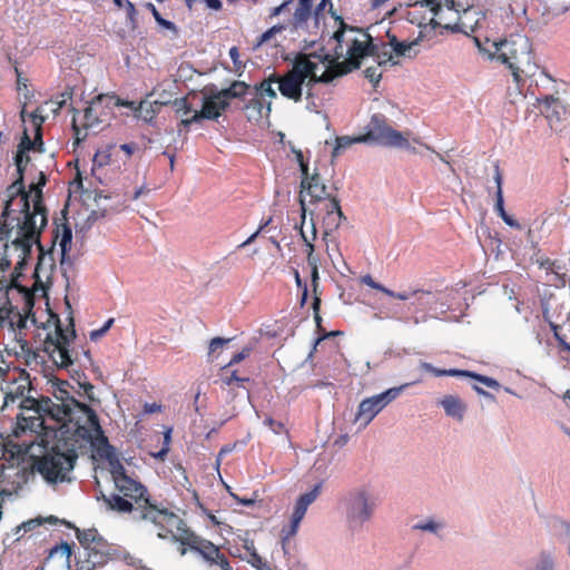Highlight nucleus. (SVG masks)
<instances>
[{
  "instance_id": "obj_22",
  "label": "nucleus",
  "mask_w": 570,
  "mask_h": 570,
  "mask_svg": "<svg viewBox=\"0 0 570 570\" xmlns=\"http://www.w3.org/2000/svg\"><path fill=\"white\" fill-rule=\"evenodd\" d=\"M317 210L318 216L323 215V239L328 240L331 233L338 228L344 215L337 199H327L323 205L318 206Z\"/></svg>"
},
{
  "instance_id": "obj_59",
  "label": "nucleus",
  "mask_w": 570,
  "mask_h": 570,
  "mask_svg": "<svg viewBox=\"0 0 570 570\" xmlns=\"http://www.w3.org/2000/svg\"><path fill=\"white\" fill-rule=\"evenodd\" d=\"M77 121H78L77 120V111H75V115H73V118H72V129L75 131L77 141H80V140H83L86 138L87 134L86 132L82 134V130L78 126Z\"/></svg>"
},
{
  "instance_id": "obj_30",
  "label": "nucleus",
  "mask_w": 570,
  "mask_h": 570,
  "mask_svg": "<svg viewBox=\"0 0 570 570\" xmlns=\"http://www.w3.org/2000/svg\"><path fill=\"white\" fill-rule=\"evenodd\" d=\"M167 100H144L139 104L138 107L135 105L130 107L131 109H135L136 117L142 119L144 121L148 122L150 121L155 115L159 111L160 106L167 105Z\"/></svg>"
},
{
  "instance_id": "obj_10",
  "label": "nucleus",
  "mask_w": 570,
  "mask_h": 570,
  "mask_svg": "<svg viewBox=\"0 0 570 570\" xmlns=\"http://www.w3.org/2000/svg\"><path fill=\"white\" fill-rule=\"evenodd\" d=\"M411 131H397L393 129L382 115L372 116L368 125L367 132L358 136V141H373L381 146L405 149L415 153V148L411 146L410 138Z\"/></svg>"
},
{
  "instance_id": "obj_14",
  "label": "nucleus",
  "mask_w": 570,
  "mask_h": 570,
  "mask_svg": "<svg viewBox=\"0 0 570 570\" xmlns=\"http://www.w3.org/2000/svg\"><path fill=\"white\" fill-rule=\"evenodd\" d=\"M112 106L132 107L134 101H125L108 94L98 95L85 109L83 129H96L100 124L106 121L112 112Z\"/></svg>"
},
{
  "instance_id": "obj_19",
  "label": "nucleus",
  "mask_w": 570,
  "mask_h": 570,
  "mask_svg": "<svg viewBox=\"0 0 570 570\" xmlns=\"http://www.w3.org/2000/svg\"><path fill=\"white\" fill-rule=\"evenodd\" d=\"M229 106L225 97L222 96L220 90L204 96L203 107L199 111H194L190 118L183 119L180 125L185 128L194 122H199L203 119H216Z\"/></svg>"
},
{
  "instance_id": "obj_44",
  "label": "nucleus",
  "mask_w": 570,
  "mask_h": 570,
  "mask_svg": "<svg viewBox=\"0 0 570 570\" xmlns=\"http://www.w3.org/2000/svg\"><path fill=\"white\" fill-rule=\"evenodd\" d=\"M148 8L150 9L155 20L159 26L171 30L174 33H177L176 26L171 21L164 19L153 3H148Z\"/></svg>"
},
{
  "instance_id": "obj_18",
  "label": "nucleus",
  "mask_w": 570,
  "mask_h": 570,
  "mask_svg": "<svg viewBox=\"0 0 570 570\" xmlns=\"http://www.w3.org/2000/svg\"><path fill=\"white\" fill-rule=\"evenodd\" d=\"M423 9V1L415 0L406 13V19L420 28L419 35L415 38L419 45L423 41L432 40L435 37V30L440 28L441 24V22L436 21L434 17H431L428 11L424 14H421Z\"/></svg>"
},
{
  "instance_id": "obj_11",
  "label": "nucleus",
  "mask_w": 570,
  "mask_h": 570,
  "mask_svg": "<svg viewBox=\"0 0 570 570\" xmlns=\"http://www.w3.org/2000/svg\"><path fill=\"white\" fill-rule=\"evenodd\" d=\"M0 389L3 392L2 410L17 404L19 406L27 397H35L30 376L26 371H8L0 367Z\"/></svg>"
},
{
  "instance_id": "obj_21",
  "label": "nucleus",
  "mask_w": 570,
  "mask_h": 570,
  "mask_svg": "<svg viewBox=\"0 0 570 570\" xmlns=\"http://www.w3.org/2000/svg\"><path fill=\"white\" fill-rule=\"evenodd\" d=\"M312 3L313 0H289V7L294 9L291 20L294 30L317 35L313 28Z\"/></svg>"
},
{
  "instance_id": "obj_6",
  "label": "nucleus",
  "mask_w": 570,
  "mask_h": 570,
  "mask_svg": "<svg viewBox=\"0 0 570 570\" xmlns=\"http://www.w3.org/2000/svg\"><path fill=\"white\" fill-rule=\"evenodd\" d=\"M473 41L479 52L487 59L507 66L517 82L522 77H533L539 69L533 58L531 41L525 35L511 33L507 38L492 41L489 37H485L484 41L474 37Z\"/></svg>"
},
{
  "instance_id": "obj_55",
  "label": "nucleus",
  "mask_w": 570,
  "mask_h": 570,
  "mask_svg": "<svg viewBox=\"0 0 570 570\" xmlns=\"http://www.w3.org/2000/svg\"><path fill=\"white\" fill-rule=\"evenodd\" d=\"M245 548L247 549V551L249 552L250 554V559H249V562L256 567V568H261V566L263 564V560L262 558L256 553V551L254 550V547H253V542L250 544H248L246 542L245 544Z\"/></svg>"
},
{
  "instance_id": "obj_56",
  "label": "nucleus",
  "mask_w": 570,
  "mask_h": 570,
  "mask_svg": "<svg viewBox=\"0 0 570 570\" xmlns=\"http://www.w3.org/2000/svg\"><path fill=\"white\" fill-rule=\"evenodd\" d=\"M435 375L436 376H443V375H448V376H469L470 372L469 371H462V370H441V371H435Z\"/></svg>"
},
{
  "instance_id": "obj_38",
  "label": "nucleus",
  "mask_w": 570,
  "mask_h": 570,
  "mask_svg": "<svg viewBox=\"0 0 570 570\" xmlns=\"http://www.w3.org/2000/svg\"><path fill=\"white\" fill-rule=\"evenodd\" d=\"M286 27L285 26H274L272 27L271 29H268L267 31H265L258 39L257 41V45L256 46H262L263 43H267V42H272L274 41V43L276 45L277 43V39H276V36L278 33H281L283 30H285Z\"/></svg>"
},
{
  "instance_id": "obj_26",
  "label": "nucleus",
  "mask_w": 570,
  "mask_h": 570,
  "mask_svg": "<svg viewBox=\"0 0 570 570\" xmlns=\"http://www.w3.org/2000/svg\"><path fill=\"white\" fill-rule=\"evenodd\" d=\"M445 414L456 421H462L466 411V404L456 395H444L439 402Z\"/></svg>"
},
{
  "instance_id": "obj_20",
  "label": "nucleus",
  "mask_w": 570,
  "mask_h": 570,
  "mask_svg": "<svg viewBox=\"0 0 570 570\" xmlns=\"http://www.w3.org/2000/svg\"><path fill=\"white\" fill-rule=\"evenodd\" d=\"M424 8L428 9V13L431 17H434L436 21H440V28H444L448 30H452L454 28V24L452 22L456 23L459 22L460 17V8L455 4L453 0H445V2L442 4L440 2H436V0H422Z\"/></svg>"
},
{
  "instance_id": "obj_52",
  "label": "nucleus",
  "mask_w": 570,
  "mask_h": 570,
  "mask_svg": "<svg viewBox=\"0 0 570 570\" xmlns=\"http://www.w3.org/2000/svg\"><path fill=\"white\" fill-rule=\"evenodd\" d=\"M365 77L376 86L381 80L382 73L379 71V67H368L365 70Z\"/></svg>"
},
{
  "instance_id": "obj_43",
  "label": "nucleus",
  "mask_w": 570,
  "mask_h": 570,
  "mask_svg": "<svg viewBox=\"0 0 570 570\" xmlns=\"http://www.w3.org/2000/svg\"><path fill=\"white\" fill-rule=\"evenodd\" d=\"M71 240H72L71 230L69 228L65 227L63 230H62V235H61L60 242H59V246H60V249H61V256H62L61 263L65 262V255H66L67 250L71 246Z\"/></svg>"
},
{
  "instance_id": "obj_64",
  "label": "nucleus",
  "mask_w": 570,
  "mask_h": 570,
  "mask_svg": "<svg viewBox=\"0 0 570 570\" xmlns=\"http://www.w3.org/2000/svg\"><path fill=\"white\" fill-rule=\"evenodd\" d=\"M120 149L129 157L137 149L136 144H124L120 146Z\"/></svg>"
},
{
  "instance_id": "obj_16",
  "label": "nucleus",
  "mask_w": 570,
  "mask_h": 570,
  "mask_svg": "<svg viewBox=\"0 0 570 570\" xmlns=\"http://www.w3.org/2000/svg\"><path fill=\"white\" fill-rule=\"evenodd\" d=\"M407 384H404L399 387H392L386 390L383 393L373 395L371 397H367L363 400L357 409L356 415H355V422L360 423V428L364 429L366 428L373 419L393 400H395L401 391L406 387Z\"/></svg>"
},
{
  "instance_id": "obj_32",
  "label": "nucleus",
  "mask_w": 570,
  "mask_h": 570,
  "mask_svg": "<svg viewBox=\"0 0 570 570\" xmlns=\"http://www.w3.org/2000/svg\"><path fill=\"white\" fill-rule=\"evenodd\" d=\"M495 183L498 186L495 210L498 212V214L500 215V217L503 219V222L507 225H509L510 227L520 229L521 225L512 216L508 215V212L504 210L502 188H501V176L498 170L495 174Z\"/></svg>"
},
{
  "instance_id": "obj_29",
  "label": "nucleus",
  "mask_w": 570,
  "mask_h": 570,
  "mask_svg": "<svg viewBox=\"0 0 570 570\" xmlns=\"http://www.w3.org/2000/svg\"><path fill=\"white\" fill-rule=\"evenodd\" d=\"M389 46L393 51L395 58L407 57L412 58L416 55L414 48L419 45L415 39L411 41H400L395 35L387 32Z\"/></svg>"
},
{
  "instance_id": "obj_27",
  "label": "nucleus",
  "mask_w": 570,
  "mask_h": 570,
  "mask_svg": "<svg viewBox=\"0 0 570 570\" xmlns=\"http://www.w3.org/2000/svg\"><path fill=\"white\" fill-rule=\"evenodd\" d=\"M301 235L306 244L308 250H307V263L311 266V268L318 267L320 259L317 256L314 255V245L313 242L316 239V227H315V220L309 218L307 226L301 225Z\"/></svg>"
},
{
  "instance_id": "obj_23",
  "label": "nucleus",
  "mask_w": 570,
  "mask_h": 570,
  "mask_svg": "<svg viewBox=\"0 0 570 570\" xmlns=\"http://www.w3.org/2000/svg\"><path fill=\"white\" fill-rule=\"evenodd\" d=\"M185 544L188 546L190 550L199 552L206 560L219 566L222 570H232L228 561L212 542L203 540L191 533Z\"/></svg>"
},
{
  "instance_id": "obj_36",
  "label": "nucleus",
  "mask_w": 570,
  "mask_h": 570,
  "mask_svg": "<svg viewBox=\"0 0 570 570\" xmlns=\"http://www.w3.org/2000/svg\"><path fill=\"white\" fill-rule=\"evenodd\" d=\"M363 32L365 33L364 30H363ZM366 35L370 37V39H372V37L367 32H366ZM370 41H372V40H370ZM374 49H375V47H374L373 42H370L368 52L364 56V58L370 55H375ZM362 59H363V57L360 59V62L362 61ZM395 59L396 58L392 50L391 51L383 50L382 52L376 53V62L379 66H383L389 62H391L392 65H396L397 61Z\"/></svg>"
},
{
  "instance_id": "obj_8",
  "label": "nucleus",
  "mask_w": 570,
  "mask_h": 570,
  "mask_svg": "<svg viewBox=\"0 0 570 570\" xmlns=\"http://www.w3.org/2000/svg\"><path fill=\"white\" fill-rule=\"evenodd\" d=\"M62 100L60 101H47L45 105L37 108L32 114H30V118L35 125V140L32 141L24 129L21 141L18 146V151L14 157V164L17 167V171L19 177L10 185V191L17 194L21 191L23 184V171L26 166L30 161V157L27 155L29 151H38L43 153V141L41 139V125L47 119L48 114L51 112L57 115L62 106L66 104L67 99L70 98L69 92H63Z\"/></svg>"
},
{
  "instance_id": "obj_53",
  "label": "nucleus",
  "mask_w": 570,
  "mask_h": 570,
  "mask_svg": "<svg viewBox=\"0 0 570 570\" xmlns=\"http://www.w3.org/2000/svg\"><path fill=\"white\" fill-rule=\"evenodd\" d=\"M10 266L8 257H3V249L0 246V288L7 283V279L2 276L6 269Z\"/></svg>"
},
{
  "instance_id": "obj_3",
  "label": "nucleus",
  "mask_w": 570,
  "mask_h": 570,
  "mask_svg": "<svg viewBox=\"0 0 570 570\" xmlns=\"http://www.w3.org/2000/svg\"><path fill=\"white\" fill-rule=\"evenodd\" d=\"M46 184V177L40 173V181L32 184L30 190L26 193L23 187L21 191L14 194L7 189L8 199L4 204L2 217L7 218L12 212L19 210L17 236L10 245L3 244V257L11 262L13 255L17 256L18 265L26 262L32 247L36 245L39 249L38 263L35 275L36 283H42L48 279L53 267V259L49 253H45L40 245V233L47 225L46 208L42 204V186Z\"/></svg>"
},
{
  "instance_id": "obj_41",
  "label": "nucleus",
  "mask_w": 570,
  "mask_h": 570,
  "mask_svg": "<svg viewBox=\"0 0 570 570\" xmlns=\"http://www.w3.org/2000/svg\"><path fill=\"white\" fill-rule=\"evenodd\" d=\"M173 105L175 108V112L177 114V116L181 117V120L188 118L187 116L189 114L194 115L195 110L191 108V106L187 102L185 98L175 99Z\"/></svg>"
},
{
  "instance_id": "obj_34",
  "label": "nucleus",
  "mask_w": 570,
  "mask_h": 570,
  "mask_svg": "<svg viewBox=\"0 0 570 570\" xmlns=\"http://www.w3.org/2000/svg\"><path fill=\"white\" fill-rule=\"evenodd\" d=\"M77 539L86 549H96L100 544L101 538L95 529L77 531Z\"/></svg>"
},
{
  "instance_id": "obj_63",
  "label": "nucleus",
  "mask_w": 570,
  "mask_h": 570,
  "mask_svg": "<svg viewBox=\"0 0 570 570\" xmlns=\"http://www.w3.org/2000/svg\"><path fill=\"white\" fill-rule=\"evenodd\" d=\"M206 6L212 9V10H215V11H218L222 9V1L220 0H203Z\"/></svg>"
},
{
  "instance_id": "obj_62",
  "label": "nucleus",
  "mask_w": 570,
  "mask_h": 570,
  "mask_svg": "<svg viewBox=\"0 0 570 570\" xmlns=\"http://www.w3.org/2000/svg\"><path fill=\"white\" fill-rule=\"evenodd\" d=\"M287 8H289V0L284 1L281 6L276 7L272 11V16L276 17L283 13Z\"/></svg>"
},
{
  "instance_id": "obj_24",
  "label": "nucleus",
  "mask_w": 570,
  "mask_h": 570,
  "mask_svg": "<svg viewBox=\"0 0 570 570\" xmlns=\"http://www.w3.org/2000/svg\"><path fill=\"white\" fill-rule=\"evenodd\" d=\"M271 110V101H263L255 95H253L244 107L245 116L250 122H259L267 119Z\"/></svg>"
},
{
  "instance_id": "obj_61",
  "label": "nucleus",
  "mask_w": 570,
  "mask_h": 570,
  "mask_svg": "<svg viewBox=\"0 0 570 570\" xmlns=\"http://www.w3.org/2000/svg\"><path fill=\"white\" fill-rule=\"evenodd\" d=\"M541 267H544L547 269H551L556 274H558L560 266L556 262H551L550 259H546L540 263Z\"/></svg>"
},
{
  "instance_id": "obj_12",
  "label": "nucleus",
  "mask_w": 570,
  "mask_h": 570,
  "mask_svg": "<svg viewBox=\"0 0 570 570\" xmlns=\"http://www.w3.org/2000/svg\"><path fill=\"white\" fill-rule=\"evenodd\" d=\"M140 519L149 521L158 528L157 535L159 538H167V534H170L175 541L185 544L191 535V532L178 515L165 509H158L153 504L147 507Z\"/></svg>"
},
{
  "instance_id": "obj_5",
  "label": "nucleus",
  "mask_w": 570,
  "mask_h": 570,
  "mask_svg": "<svg viewBox=\"0 0 570 570\" xmlns=\"http://www.w3.org/2000/svg\"><path fill=\"white\" fill-rule=\"evenodd\" d=\"M70 436L72 439L65 440L62 436L55 433L53 438L57 440L56 444L41 455L35 453L33 442H31L30 446L27 449L33 458V470L51 487L70 483L73 480L72 473L79 454L91 451L92 455L97 456L96 444L82 445L80 442H76L78 434L73 432L70 433Z\"/></svg>"
},
{
  "instance_id": "obj_4",
  "label": "nucleus",
  "mask_w": 570,
  "mask_h": 570,
  "mask_svg": "<svg viewBox=\"0 0 570 570\" xmlns=\"http://www.w3.org/2000/svg\"><path fill=\"white\" fill-rule=\"evenodd\" d=\"M88 444H96L97 456L108 461L115 488L121 494L104 495L108 508L118 512H132L135 518L140 519L147 507L150 505L148 498H146V489L140 482L127 474L114 449L108 444L99 424L97 431L91 433Z\"/></svg>"
},
{
  "instance_id": "obj_39",
  "label": "nucleus",
  "mask_w": 570,
  "mask_h": 570,
  "mask_svg": "<svg viewBox=\"0 0 570 570\" xmlns=\"http://www.w3.org/2000/svg\"><path fill=\"white\" fill-rule=\"evenodd\" d=\"M118 8H124L127 13V18L132 28L136 27V14L137 11L132 2L128 0H112Z\"/></svg>"
},
{
  "instance_id": "obj_54",
  "label": "nucleus",
  "mask_w": 570,
  "mask_h": 570,
  "mask_svg": "<svg viewBox=\"0 0 570 570\" xmlns=\"http://www.w3.org/2000/svg\"><path fill=\"white\" fill-rule=\"evenodd\" d=\"M230 340L229 338H222V337H215L209 343V351L208 354L212 355L218 350H220L225 344H227Z\"/></svg>"
},
{
  "instance_id": "obj_46",
  "label": "nucleus",
  "mask_w": 570,
  "mask_h": 570,
  "mask_svg": "<svg viewBox=\"0 0 570 570\" xmlns=\"http://www.w3.org/2000/svg\"><path fill=\"white\" fill-rule=\"evenodd\" d=\"M357 139H358V136L355 138H351L348 136L338 137L336 139V147L333 150V157H336L341 149L348 148L354 142H360Z\"/></svg>"
},
{
  "instance_id": "obj_35",
  "label": "nucleus",
  "mask_w": 570,
  "mask_h": 570,
  "mask_svg": "<svg viewBox=\"0 0 570 570\" xmlns=\"http://www.w3.org/2000/svg\"><path fill=\"white\" fill-rule=\"evenodd\" d=\"M249 89V86L244 81H234L228 88L222 89V96L229 102L232 98L244 97Z\"/></svg>"
},
{
  "instance_id": "obj_42",
  "label": "nucleus",
  "mask_w": 570,
  "mask_h": 570,
  "mask_svg": "<svg viewBox=\"0 0 570 570\" xmlns=\"http://www.w3.org/2000/svg\"><path fill=\"white\" fill-rule=\"evenodd\" d=\"M40 524H41V521L38 520V519L28 520V521L21 523L20 525H18L14 529V533L13 534L17 537V539H20L23 535V533H27V532H30V531L35 530Z\"/></svg>"
},
{
  "instance_id": "obj_57",
  "label": "nucleus",
  "mask_w": 570,
  "mask_h": 570,
  "mask_svg": "<svg viewBox=\"0 0 570 570\" xmlns=\"http://www.w3.org/2000/svg\"><path fill=\"white\" fill-rule=\"evenodd\" d=\"M250 351H252L250 347H244L242 352H239L233 356V358L228 363V366L242 362L244 358H246L250 354Z\"/></svg>"
},
{
  "instance_id": "obj_47",
  "label": "nucleus",
  "mask_w": 570,
  "mask_h": 570,
  "mask_svg": "<svg viewBox=\"0 0 570 570\" xmlns=\"http://www.w3.org/2000/svg\"><path fill=\"white\" fill-rule=\"evenodd\" d=\"M361 282L374 289H377L386 295H393V291L386 288L385 286H383L382 284L375 282L371 275H364L361 277Z\"/></svg>"
},
{
  "instance_id": "obj_17",
  "label": "nucleus",
  "mask_w": 570,
  "mask_h": 570,
  "mask_svg": "<svg viewBox=\"0 0 570 570\" xmlns=\"http://www.w3.org/2000/svg\"><path fill=\"white\" fill-rule=\"evenodd\" d=\"M29 323H35L28 315H22L10 304L6 291V284L0 288V327L8 328L13 333V338L18 343L19 336H23V331L28 328Z\"/></svg>"
},
{
  "instance_id": "obj_15",
  "label": "nucleus",
  "mask_w": 570,
  "mask_h": 570,
  "mask_svg": "<svg viewBox=\"0 0 570 570\" xmlns=\"http://www.w3.org/2000/svg\"><path fill=\"white\" fill-rule=\"evenodd\" d=\"M306 196H309V204L311 205H323L327 199H336L335 197L331 196L326 185L323 183L321 175L317 170L312 173L311 178L307 180V184H301V193H299V204H301V212H302V224L303 226H307V215H309V218H314V215L316 214L315 210H309L307 208L306 204Z\"/></svg>"
},
{
  "instance_id": "obj_9",
  "label": "nucleus",
  "mask_w": 570,
  "mask_h": 570,
  "mask_svg": "<svg viewBox=\"0 0 570 570\" xmlns=\"http://www.w3.org/2000/svg\"><path fill=\"white\" fill-rule=\"evenodd\" d=\"M376 505V498L366 485L351 489L340 499L338 503L345 525L352 534L360 533L371 521Z\"/></svg>"
},
{
  "instance_id": "obj_49",
  "label": "nucleus",
  "mask_w": 570,
  "mask_h": 570,
  "mask_svg": "<svg viewBox=\"0 0 570 570\" xmlns=\"http://www.w3.org/2000/svg\"><path fill=\"white\" fill-rule=\"evenodd\" d=\"M468 377H472L474 380H476L478 382L484 384L485 386L488 387H491V389H499L500 387V384L497 380L492 379V377H489V376H485V375H481V374H476V373H473V372H470V375Z\"/></svg>"
},
{
  "instance_id": "obj_2",
  "label": "nucleus",
  "mask_w": 570,
  "mask_h": 570,
  "mask_svg": "<svg viewBox=\"0 0 570 570\" xmlns=\"http://www.w3.org/2000/svg\"><path fill=\"white\" fill-rule=\"evenodd\" d=\"M50 397H27L18 406L17 425L13 433H36V439L47 430L57 433L62 439L70 440V433L78 434L76 442L82 445L90 442V435L97 431L98 419L95 412L83 403L76 400L78 391L67 381L53 380L49 382Z\"/></svg>"
},
{
  "instance_id": "obj_58",
  "label": "nucleus",
  "mask_w": 570,
  "mask_h": 570,
  "mask_svg": "<svg viewBox=\"0 0 570 570\" xmlns=\"http://www.w3.org/2000/svg\"><path fill=\"white\" fill-rule=\"evenodd\" d=\"M298 165L302 174L301 184H307V180L312 176V174L309 173L308 164L305 160H302V163H298Z\"/></svg>"
},
{
  "instance_id": "obj_13",
  "label": "nucleus",
  "mask_w": 570,
  "mask_h": 570,
  "mask_svg": "<svg viewBox=\"0 0 570 570\" xmlns=\"http://www.w3.org/2000/svg\"><path fill=\"white\" fill-rule=\"evenodd\" d=\"M537 101L552 130L562 132L570 127V91H556Z\"/></svg>"
},
{
  "instance_id": "obj_45",
  "label": "nucleus",
  "mask_w": 570,
  "mask_h": 570,
  "mask_svg": "<svg viewBox=\"0 0 570 570\" xmlns=\"http://www.w3.org/2000/svg\"><path fill=\"white\" fill-rule=\"evenodd\" d=\"M532 570H554V560L550 554L542 553Z\"/></svg>"
},
{
  "instance_id": "obj_31",
  "label": "nucleus",
  "mask_w": 570,
  "mask_h": 570,
  "mask_svg": "<svg viewBox=\"0 0 570 570\" xmlns=\"http://www.w3.org/2000/svg\"><path fill=\"white\" fill-rule=\"evenodd\" d=\"M277 91L276 75H274L257 85L254 89V95L263 101H266L265 99L268 98V101L272 102L273 99L277 98Z\"/></svg>"
},
{
  "instance_id": "obj_1",
  "label": "nucleus",
  "mask_w": 570,
  "mask_h": 570,
  "mask_svg": "<svg viewBox=\"0 0 570 570\" xmlns=\"http://www.w3.org/2000/svg\"><path fill=\"white\" fill-rule=\"evenodd\" d=\"M341 24V30L330 37L326 48L298 56L291 70L276 76L278 92L284 98L299 102L304 90L309 98L314 83L330 82L360 67V59L368 52L371 39L361 30L348 29L342 21Z\"/></svg>"
},
{
  "instance_id": "obj_7",
  "label": "nucleus",
  "mask_w": 570,
  "mask_h": 570,
  "mask_svg": "<svg viewBox=\"0 0 570 570\" xmlns=\"http://www.w3.org/2000/svg\"><path fill=\"white\" fill-rule=\"evenodd\" d=\"M73 336V330L69 333L58 325L55 333L49 334L45 340L42 351L33 350L26 337L19 336L16 354L22 357L28 366L40 365L45 360L43 354H46L55 365L66 368L72 364L68 345L72 341Z\"/></svg>"
},
{
  "instance_id": "obj_28",
  "label": "nucleus",
  "mask_w": 570,
  "mask_h": 570,
  "mask_svg": "<svg viewBox=\"0 0 570 570\" xmlns=\"http://www.w3.org/2000/svg\"><path fill=\"white\" fill-rule=\"evenodd\" d=\"M413 530L426 532L442 539L446 530V522L438 517H426L417 521L413 525Z\"/></svg>"
},
{
  "instance_id": "obj_40",
  "label": "nucleus",
  "mask_w": 570,
  "mask_h": 570,
  "mask_svg": "<svg viewBox=\"0 0 570 570\" xmlns=\"http://www.w3.org/2000/svg\"><path fill=\"white\" fill-rule=\"evenodd\" d=\"M322 492V483L315 484L309 491L301 494L297 499L307 507L313 504Z\"/></svg>"
},
{
  "instance_id": "obj_50",
  "label": "nucleus",
  "mask_w": 570,
  "mask_h": 570,
  "mask_svg": "<svg viewBox=\"0 0 570 570\" xmlns=\"http://www.w3.org/2000/svg\"><path fill=\"white\" fill-rule=\"evenodd\" d=\"M229 57L234 63V72H236L240 76L245 68V65L239 60V52L236 47H232L229 49Z\"/></svg>"
},
{
  "instance_id": "obj_51",
  "label": "nucleus",
  "mask_w": 570,
  "mask_h": 570,
  "mask_svg": "<svg viewBox=\"0 0 570 570\" xmlns=\"http://www.w3.org/2000/svg\"><path fill=\"white\" fill-rule=\"evenodd\" d=\"M114 324V318H109L102 327L98 328V330H94L90 332V338L92 341H97L99 340L100 337H102L108 331L109 328L112 326Z\"/></svg>"
},
{
  "instance_id": "obj_48",
  "label": "nucleus",
  "mask_w": 570,
  "mask_h": 570,
  "mask_svg": "<svg viewBox=\"0 0 570 570\" xmlns=\"http://www.w3.org/2000/svg\"><path fill=\"white\" fill-rule=\"evenodd\" d=\"M328 0H322V2L316 7L314 13H313V28L318 33L320 23L321 20L324 18L323 11L325 7L327 6Z\"/></svg>"
},
{
  "instance_id": "obj_60",
  "label": "nucleus",
  "mask_w": 570,
  "mask_h": 570,
  "mask_svg": "<svg viewBox=\"0 0 570 570\" xmlns=\"http://www.w3.org/2000/svg\"><path fill=\"white\" fill-rule=\"evenodd\" d=\"M309 97H312V95ZM307 99H311V98H307ZM306 109L311 112H316V114L321 115L323 121L326 122L327 116L325 114H321V111L318 110V106L316 105V102L314 100L307 101Z\"/></svg>"
},
{
  "instance_id": "obj_37",
  "label": "nucleus",
  "mask_w": 570,
  "mask_h": 570,
  "mask_svg": "<svg viewBox=\"0 0 570 570\" xmlns=\"http://www.w3.org/2000/svg\"><path fill=\"white\" fill-rule=\"evenodd\" d=\"M110 149H111V146L104 150H99L95 154V157L92 160V169H91L94 174L96 173L97 168L104 167L109 164L110 156H111Z\"/></svg>"
},
{
  "instance_id": "obj_33",
  "label": "nucleus",
  "mask_w": 570,
  "mask_h": 570,
  "mask_svg": "<svg viewBox=\"0 0 570 570\" xmlns=\"http://www.w3.org/2000/svg\"><path fill=\"white\" fill-rule=\"evenodd\" d=\"M307 509L308 507L305 503L301 502L298 499L296 500L291 515L289 525L285 530L286 537H293L297 533L301 521L304 519Z\"/></svg>"
},
{
  "instance_id": "obj_25",
  "label": "nucleus",
  "mask_w": 570,
  "mask_h": 570,
  "mask_svg": "<svg viewBox=\"0 0 570 570\" xmlns=\"http://www.w3.org/2000/svg\"><path fill=\"white\" fill-rule=\"evenodd\" d=\"M485 20L484 13L479 10L464 9L459 17V22L454 23L453 31H462L464 33L474 32L481 27V22Z\"/></svg>"
}]
</instances>
